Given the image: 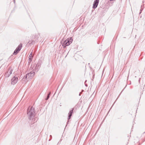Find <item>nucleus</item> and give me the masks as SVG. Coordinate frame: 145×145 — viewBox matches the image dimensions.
<instances>
[{"mask_svg":"<svg viewBox=\"0 0 145 145\" xmlns=\"http://www.w3.org/2000/svg\"><path fill=\"white\" fill-rule=\"evenodd\" d=\"M35 115V111L34 108L33 106L30 107H29L27 110V115L29 119L32 120V122L35 123L37 120V118H33Z\"/></svg>","mask_w":145,"mask_h":145,"instance_id":"obj_1","label":"nucleus"},{"mask_svg":"<svg viewBox=\"0 0 145 145\" xmlns=\"http://www.w3.org/2000/svg\"><path fill=\"white\" fill-rule=\"evenodd\" d=\"M72 38H68L65 41L62 45L63 48H65L67 46L69 45L72 42Z\"/></svg>","mask_w":145,"mask_h":145,"instance_id":"obj_2","label":"nucleus"},{"mask_svg":"<svg viewBox=\"0 0 145 145\" xmlns=\"http://www.w3.org/2000/svg\"><path fill=\"white\" fill-rule=\"evenodd\" d=\"M22 46V44H20L16 48V49L14 51L13 54L14 55H16L18 52L20 50Z\"/></svg>","mask_w":145,"mask_h":145,"instance_id":"obj_3","label":"nucleus"},{"mask_svg":"<svg viewBox=\"0 0 145 145\" xmlns=\"http://www.w3.org/2000/svg\"><path fill=\"white\" fill-rule=\"evenodd\" d=\"M13 69L11 67L9 68L8 71L5 74L6 77H8L12 73Z\"/></svg>","mask_w":145,"mask_h":145,"instance_id":"obj_4","label":"nucleus"},{"mask_svg":"<svg viewBox=\"0 0 145 145\" xmlns=\"http://www.w3.org/2000/svg\"><path fill=\"white\" fill-rule=\"evenodd\" d=\"M18 80V79L17 77L15 76H14L11 80V84L14 85L17 82Z\"/></svg>","mask_w":145,"mask_h":145,"instance_id":"obj_5","label":"nucleus"},{"mask_svg":"<svg viewBox=\"0 0 145 145\" xmlns=\"http://www.w3.org/2000/svg\"><path fill=\"white\" fill-rule=\"evenodd\" d=\"M99 0H95L93 3V8H95L97 7L99 3Z\"/></svg>","mask_w":145,"mask_h":145,"instance_id":"obj_6","label":"nucleus"},{"mask_svg":"<svg viewBox=\"0 0 145 145\" xmlns=\"http://www.w3.org/2000/svg\"><path fill=\"white\" fill-rule=\"evenodd\" d=\"M39 36L38 35H35L32 36V39L34 40L35 41L37 42L38 41V39Z\"/></svg>","mask_w":145,"mask_h":145,"instance_id":"obj_7","label":"nucleus"},{"mask_svg":"<svg viewBox=\"0 0 145 145\" xmlns=\"http://www.w3.org/2000/svg\"><path fill=\"white\" fill-rule=\"evenodd\" d=\"M74 110V108H73L72 109V110L69 112L68 117V120H69L71 118L72 115V113H73Z\"/></svg>","mask_w":145,"mask_h":145,"instance_id":"obj_8","label":"nucleus"},{"mask_svg":"<svg viewBox=\"0 0 145 145\" xmlns=\"http://www.w3.org/2000/svg\"><path fill=\"white\" fill-rule=\"evenodd\" d=\"M36 42L34 40L32 39L28 42V44L29 45L31 46V44L33 45L35 44Z\"/></svg>","mask_w":145,"mask_h":145,"instance_id":"obj_9","label":"nucleus"},{"mask_svg":"<svg viewBox=\"0 0 145 145\" xmlns=\"http://www.w3.org/2000/svg\"><path fill=\"white\" fill-rule=\"evenodd\" d=\"M33 52L32 51L31 53L29 56V61L31 62L32 61L33 58V56L32 55Z\"/></svg>","mask_w":145,"mask_h":145,"instance_id":"obj_10","label":"nucleus"},{"mask_svg":"<svg viewBox=\"0 0 145 145\" xmlns=\"http://www.w3.org/2000/svg\"><path fill=\"white\" fill-rule=\"evenodd\" d=\"M27 74H29V78L33 77L34 74H35V72L33 71H31V72H30V73H27Z\"/></svg>","mask_w":145,"mask_h":145,"instance_id":"obj_11","label":"nucleus"},{"mask_svg":"<svg viewBox=\"0 0 145 145\" xmlns=\"http://www.w3.org/2000/svg\"><path fill=\"white\" fill-rule=\"evenodd\" d=\"M29 74H27L25 76H24L23 78L22 79V81H24L25 80V79H27L28 78H29Z\"/></svg>","mask_w":145,"mask_h":145,"instance_id":"obj_12","label":"nucleus"},{"mask_svg":"<svg viewBox=\"0 0 145 145\" xmlns=\"http://www.w3.org/2000/svg\"><path fill=\"white\" fill-rule=\"evenodd\" d=\"M51 93L50 92H49V93L48 94V95L47 96V97L46 98V100H48L49 99V97H50V95Z\"/></svg>","mask_w":145,"mask_h":145,"instance_id":"obj_13","label":"nucleus"},{"mask_svg":"<svg viewBox=\"0 0 145 145\" xmlns=\"http://www.w3.org/2000/svg\"><path fill=\"white\" fill-rule=\"evenodd\" d=\"M142 6L141 5V9L140 10V12H139V14H140L141 13V12H142V10H143V8H142Z\"/></svg>","mask_w":145,"mask_h":145,"instance_id":"obj_14","label":"nucleus"},{"mask_svg":"<svg viewBox=\"0 0 145 145\" xmlns=\"http://www.w3.org/2000/svg\"><path fill=\"white\" fill-rule=\"evenodd\" d=\"M50 139L49 140V141H50L51 140V139H52V136L51 135H50Z\"/></svg>","mask_w":145,"mask_h":145,"instance_id":"obj_15","label":"nucleus"},{"mask_svg":"<svg viewBox=\"0 0 145 145\" xmlns=\"http://www.w3.org/2000/svg\"><path fill=\"white\" fill-rule=\"evenodd\" d=\"M82 92H80V93L79 94V96H80L81 95V94H82Z\"/></svg>","mask_w":145,"mask_h":145,"instance_id":"obj_16","label":"nucleus"},{"mask_svg":"<svg viewBox=\"0 0 145 145\" xmlns=\"http://www.w3.org/2000/svg\"><path fill=\"white\" fill-rule=\"evenodd\" d=\"M85 86H87V84H86L85 85Z\"/></svg>","mask_w":145,"mask_h":145,"instance_id":"obj_17","label":"nucleus"},{"mask_svg":"<svg viewBox=\"0 0 145 145\" xmlns=\"http://www.w3.org/2000/svg\"><path fill=\"white\" fill-rule=\"evenodd\" d=\"M14 3H15V1L14 0Z\"/></svg>","mask_w":145,"mask_h":145,"instance_id":"obj_18","label":"nucleus"},{"mask_svg":"<svg viewBox=\"0 0 145 145\" xmlns=\"http://www.w3.org/2000/svg\"><path fill=\"white\" fill-rule=\"evenodd\" d=\"M69 122V121H67V123L68 124V122Z\"/></svg>","mask_w":145,"mask_h":145,"instance_id":"obj_19","label":"nucleus"},{"mask_svg":"<svg viewBox=\"0 0 145 145\" xmlns=\"http://www.w3.org/2000/svg\"><path fill=\"white\" fill-rule=\"evenodd\" d=\"M121 50H122H122H123L122 48V49H121Z\"/></svg>","mask_w":145,"mask_h":145,"instance_id":"obj_20","label":"nucleus"},{"mask_svg":"<svg viewBox=\"0 0 145 145\" xmlns=\"http://www.w3.org/2000/svg\"><path fill=\"white\" fill-rule=\"evenodd\" d=\"M118 98L116 99V100H117V99H118Z\"/></svg>","mask_w":145,"mask_h":145,"instance_id":"obj_21","label":"nucleus"}]
</instances>
